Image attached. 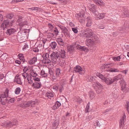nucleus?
Wrapping results in <instances>:
<instances>
[{
	"label": "nucleus",
	"mask_w": 129,
	"mask_h": 129,
	"mask_svg": "<svg viewBox=\"0 0 129 129\" xmlns=\"http://www.w3.org/2000/svg\"><path fill=\"white\" fill-rule=\"evenodd\" d=\"M104 81L108 85H110L115 82L113 78H111L110 77H106Z\"/></svg>",
	"instance_id": "13"
},
{
	"label": "nucleus",
	"mask_w": 129,
	"mask_h": 129,
	"mask_svg": "<svg viewBox=\"0 0 129 129\" xmlns=\"http://www.w3.org/2000/svg\"><path fill=\"white\" fill-rule=\"evenodd\" d=\"M56 73V77H59L61 75V70L60 69L57 68L55 70Z\"/></svg>",
	"instance_id": "28"
},
{
	"label": "nucleus",
	"mask_w": 129,
	"mask_h": 129,
	"mask_svg": "<svg viewBox=\"0 0 129 129\" xmlns=\"http://www.w3.org/2000/svg\"><path fill=\"white\" fill-rule=\"evenodd\" d=\"M21 89L20 87H18L16 88L15 89L14 92L15 94H18L20 93L21 91Z\"/></svg>",
	"instance_id": "40"
},
{
	"label": "nucleus",
	"mask_w": 129,
	"mask_h": 129,
	"mask_svg": "<svg viewBox=\"0 0 129 129\" xmlns=\"http://www.w3.org/2000/svg\"><path fill=\"white\" fill-rule=\"evenodd\" d=\"M86 9L80 11L79 13L77 14L76 16L79 20L80 22L82 23L85 19V13Z\"/></svg>",
	"instance_id": "5"
},
{
	"label": "nucleus",
	"mask_w": 129,
	"mask_h": 129,
	"mask_svg": "<svg viewBox=\"0 0 129 129\" xmlns=\"http://www.w3.org/2000/svg\"><path fill=\"white\" fill-rule=\"evenodd\" d=\"M50 45L52 49H55L57 47V44L55 42H52L50 44Z\"/></svg>",
	"instance_id": "36"
},
{
	"label": "nucleus",
	"mask_w": 129,
	"mask_h": 129,
	"mask_svg": "<svg viewBox=\"0 0 129 129\" xmlns=\"http://www.w3.org/2000/svg\"><path fill=\"white\" fill-rule=\"evenodd\" d=\"M59 123V122L58 121H57V120L54 121V122L53 123L52 125L55 128V129H56L57 128Z\"/></svg>",
	"instance_id": "34"
},
{
	"label": "nucleus",
	"mask_w": 129,
	"mask_h": 129,
	"mask_svg": "<svg viewBox=\"0 0 129 129\" xmlns=\"http://www.w3.org/2000/svg\"><path fill=\"white\" fill-rule=\"evenodd\" d=\"M94 84H93V86L97 87L100 90V92H101L103 89V86L98 82L95 81V82H94Z\"/></svg>",
	"instance_id": "14"
},
{
	"label": "nucleus",
	"mask_w": 129,
	"mask_h": 129,
	"mask_svg": "<svg viewBox=\"0 0 129 129\" xmlns=\"http://www.w3.org/2000/svg\"><path fill=\"white\" fill-rule=\"evenodd\" d=\"M77 47L79 49L83 51H86L87 50V49L86 48H85L84 46H81L80 45H78Z\"/></svg>",
	"instance_id": "37"
},
{
	"label": "nucleus",
	"mask_w": 129,
	"mask_h": 129,
	"mask_svg": "<svg viewBox=\"0 0 129 129\" xmlns=\"http://www.w3.org/2000/svg\"><path fill=\"white\" fill-rule=\"evenodd\" d=\"M124 17H129V11H126L124 12Z\"/></svg>",
	"instance_id": "50"
},
{
	"label": "nucleus",
	"mask_w": 129,
	"mask_h": 129,
	"mask_svg": "<svg viewBox=\"0 0 129 129\" xmlns=\"http://www.w3.org/2000/svg\"><path fill=\"white\" fill-rule=\"evenodd\" d=\"M61 85L64 86L67 84V82L65 80H63L60 82Z\"/></svg>",
	"instance_id": "45"
},
{
	"label": "nucleus",
	"mask_w": 129,
	"mask_h": 129,
	"mask_svg": "<svg viewBox=\"0 0 129 129\" xmlns=\"http://www.w3.org/2000/svg\"><path fill=\"white\" fill-rule=\"evenodd\" d=\"M125 118V116L124 115L120 119L119 123L120 127V128L124 126V121L126 120Z\"/></svg>",
	"instance_id": "21"
},
{
	"label": "nucleus",
	"mask_w": 129,
	"mask_h": 129,
	"mask_svg": "<svg viewBox=\"0 0 129 129\" xmlns=\"http://www.w3.org/2000/svg\"><path fill=\"white\" fill-rule=\"evenodd\" d=\"M76 100L79 103H81L82 101V99L79 97L76 98Z\"/></svg>",
	"instance_id": "47"
},
{
	"label": "nucleus",
	"mask_w": 129,
	"mask_h": 129,
	"mask_svg": "<svg viewBox=\"0 0 129 129\" xmlns=\"http://www.w3.org/2000/svg\"><path fill=\"white\" fill-rule=\"evenodd\" d=\"M29 9L31 10H38V8L37 7H33L31 8H29Z\"/></svg>",
	"instance_id": "58"
},
{
	"label": "nucleus",
	"mask_w": 129,
	"mask_h": 129,
	"mask_svg": "<svg viewBox=\"0 0 129 129\" xmlns=\"http://www.w3.org/2000/svg\"><path fill=\"white\" fill-rule=\"evenodd\" d=\"M14 81L15 82H16L18 84L20 85L22 83L20 78L18 77L17 76L15 77Z\"/></svg>",
	"instance_id": "24"
},
{
	"label": "nucleus",
	"mask_w": 129,
	"mask_h": 129,
	"mask_svg": "<svg viewBox=\"0 0 129 129\" xmlns=\"http://www.w3.org/2000/svg\"><path fill=\"white\" fill-rule=\"evenodd\" d=\"M106 13H99L96 12L95 15V17L96 19H103L105 17Z\"/></svg>",
	"instance_id": "12"
},
{
	"label": "nucleus",
	"mask_w": 129,
	"mask_h": 129,
	"mask_svg": "<svg viewBox=\"0 0 129 129\" xmlns=\"http://www.w3.org/2000/svg\"><path fill=\"white\" fill-rule=\"evenodd\" d=\"M48 26L49 27V28L51 29H52L53 28V26L50 23H49L48 24Z\"/></svg>",
	"instance_id": "62"
},
{
	"label": "nucleus",
	"mask_w": 129,
	"mask_h": 129,
	"mask_svg": "<svg viewBox=\"0 0 129 129\" xmlns=\"http://www.w3.org/2000/svg\"><path fill=\"white\" fill-rule=\"evenodd\" d=\"M50 56L53 63L55 64L59 62L60 58L59 53L53 52L50 55Z\"/></svg>",
	"instance_id": "3"
},
{
	"label": "nucleus",
	"mask_w": 129,
	"mask_h": 129,
	"mask_svg": "<svg viewBox=\"0 0 129 129\" xmlns=\"http://www.w3.org/2000/svg\"><path fill=\"white\" fill-rule=\"evenodd\" d=\"M9 90L8 89H6L4 93L0 95L1 97L2 98H5L8 97V95Z\"/></svg>",
	"instance_id": "20"
},
{
	"label": "nucleus",
	"mask_w": 129,
	"mask_h": 129,
	"mask_svg": "<svg viewBox=\"0 0 129 129\" xmlns=\"http://www.w3.org/2000/svg\"><path fill=\"white\" fill-rule=\"evenodd\" d=\"M74 70L75 72L78 73L81 75H84L85 72V70L84 68H82L79 66H77L74 68Z\"/></svg>",
	"instance_id": "7"
},
{
	"label": "nucleus",
	"mask_w": 129,
	"mask_h": 129,
	"mask_svg": "<svg viewBox=\"0 0 129 129\" xmlns=\"http://www.w3.org/2000/svg\"><path fill=\"white\" fill-rule=\"evenodd\" d=\"M33 79L35 82H40V78L36 77H34L33 78Z\"/></svg>",
	"instance_id": "51"
},
{
	"label": "nucleus",
	"mask_w": 129,
	"mask_h": 129,
	"mask_svg": "<svg viewBox=\"0 0 129 129\" xmlns=\"http://www.w3.org/2000/svg\"><path fill=\"white\" fill-rule=\"evenodd\" d=\"M30 104L29 101L26 103L21 104L19 106L23 109H26L30 106Z\"/></svg>",
	"instance_id": "17"
},
{
	"label": "nucleus",
	"mask_w": 129,
	"mask_h": 129,
	"mask_svg": "<svg viewBox=\"0 0 129 129\" xmlns=\"http://www.w3.org/2000/svg\"><path fill=\"white\" fill-rule=\"evenodd\" d=\"M104 67L107 68H110V69H108L107 70V71L109 72H119V71L118 69L117 68H110L109 67L111 66L110 64L106 63L105 64Z\"/></svg>",
	"instance_id": "10"
},
{
	"label": "nucleus",
	"mask_w": 129,
	"mask_h": 129,
	"mask_svg": "<svg viewBox=\"0 0 129 129\" xmlns=\"http://www.w3.org/2000/svg\"><path fill=\"white\" fill-rule=\"evenodd\" d=\"M58 90H59L60 92H61L63 89V86H62L60 85L58 86Z\"/></svg>",
	"instance_id": "55"
},
{
	"label": "nucleus",
	"mask_w": 129,
	"mask_h": 129,
	"mask_svg": "<svg viewBox=\"0 0 129 129\" xmlns=\"http://www.w3.org/2000/svg\"><path fill=\"white\" fill-rule=\"evenodd\" d=\"M19 58L20 60H23L24 58V56L22 54H19L18 55Z\"/></svg>",
	"instance_id": "48"
},
{
	"label": "nucleus",
	"mask_w": 129,
	"mask_h": 129,
	"mask_svg": "<svg viewBox=\"0 0 129 129\" xmlns=\"http://www.w3.org/2000/svg\"><path fill=\"white\" fill-rule=\"evenodd\" d=\"M123 56V55H121L113 57H112V59L115 61H120V59H121Z\"/></svg>",
	"instance_id": "29"
},
{
	"label": "nucleus",
	"mask_w": 129,
	"mask_h": 129,
	"mask_svg": "<svg viewBox=\"0 0 129 129\" xmlns=\"http://www.w3.org/2000/svg\"><path fill=\"white\" fill-rule=\"evenodd\" d=\"M89 94L90 98L92 99L94 97V93L92 91H90L89 92Z\"/></svg>",
	"instance_id": "41"
},
{
	"label": "nucleus",
	"mask_w": 129,
	"mask_h": 129,
	"mask_svg": "<svg viewBox=\"0 0 129 129\" xmlns=\"http://www.w3.org/2000/svg\"><path fill=\"white\" fill-rule=\"evenodd\" d=\"M37 57L35 56L28 60V62L29 64H33L35 63L37 61Z\"/></svg>",
	"instance_id": "19"
},
{
	"label": "nucleus",
	"mask_w": 129,
	"mask_h": 129,
	"mask_svg": "<svg viewBox=\"0 0 129 129\" xmlns=\"http://www.w3.org/2000/svg\"><path fill=\"white\" fill-rule=\"evenodd\" d=\"M46 35L48 41H50L52 39V37H55L54 34L50 32H47Z\"/></svg>",
	"instance_id": "18"
},
{
	"label": "nucleus",
	"mask_w": 129,
	"mask_h": 129,
	"mask_svg": "<svg viewBox=\"0 0 129 129\" xmlns=\"http://www.w3.org/2000/svg\"><path fill=\"white\" fill-rule=\"evenodd\" d=\"M58 86L54 85L53 87L52 88L54 91H57L58 90Z\"/></svg>",
	"instance_id": "52"
},
{
	"label": "nucleus",
	"mask_w": 129,
	"mask_h": 129,
	"mask_svg": "<svg viewBox=\"0 0 129 129\" xmlns=\"http://www.w3.org/2000/svg\"><path fill=\"white\" fill-rule=\"evenodd\" d=\"M87 22L86 25L87 27H89L91 25L92 20L91 18L90 17H87Z\"/></svg>",
	"instance_id": "30"
},
{
	"label": "nucleus",
	"mask_w": 129,
	"mask_h": 129,
	"mask_svg": "<svg viewBox=\"0 0 129 129\" xmlns=\"http://www.w3.org/2000/svg\"><path fill=\"white\" fill-rule=\"evenodd\" d=\"M27 82L30 84H32L33 83V80L32 79V77L31 76H29L27 78H26Z\"/></svg>",
	"instance_id": "35"
},
{
	"label": "nucleus",
	"mask_w": 129,
	"mask_h": 129,
	"mask_svg": "<svg viewBox=\"0 0 129 129\" xmlns=\"http://www.w3.org/2000/svg\"><path fill=\"white\" fill-rule=\"evenodd\" d=\"M90 103H88L87 104L86 107L85 108V112L86 113L88 112V110L89 108Z\"/></svg>",
	"instance_id": "46"
},
{
	"label": "nucleus",
	"mask_w": 129,
	"mask_h": 129,
	"mask_svg": "<svg viewBox=\"0 0 129 129\" xmlns=\"http://www.w3.org/2000/svg\"><path fill=\"white\" fill-rule=\"evenodd\" d=\"M59 54H60V58H64L66 57V52L63 49H61L60 52Z\"/></svg>",
	"instance_id": "26"
},
{
	"label": "nucleus",
	"mask_w": 129,
	"mask_h": 129,
	"mask_svg": "<svg viewBox=\"0 0 129 129\" xmlns=\"http://www.w3.org/2000/svg\"><path fill=\"white\" fill-rule=\"evenodd\" d=\"M13 16V14L12 13H11L7 14L6 17L7 18L11 19Z\"/></svg>",
	"instance_id": "42"
},
{
	"label": "nucleus",
	"mask_w": 129,
	"mask_h": 129,
	"mask_svg": "<svg viewBox=\"0 0 129 129\" xmlns=\"http://www.w3.org/2000/svg\"><path fill=\"white\" fill-rule=\"evenodd\" d=\"M126 109L127 111L129 112V103L128 102H127L126 103Z\"/></svg>",
	"instance_id": "59"
},
{
	"label": "nucleus",
	"mask_w": 129,
	"mask_h": 129,
	"mask_svg": "<svg viewBox=\"0 0 129 129\" xmlns=\"http://www.w3.org/2000/svg\"><path fill=\"white\" fill-rule=\"evenodd\" d=\"M113 78L114 82L119 80H121V81L120 82V84L122 90L125 92L128 91V89L126 86V84L125 83L123 80H122L123 77L122 75L119 74L114 77Z\"/></svg>",
	"instance_id": "2"
},
{
	"label": "nucleus",
	"mask_w": 129,
	"mask_h": 129,
	"mask_svg": "<svg viewBox=\"0 0 129 129\" xmlns=\"http://www.w3.org/2000/svg\"><path fill=\"white\" fill-rule=\"evenodd\" d=\"M58 108L56 106V105L55 104L54 105V106L52 107V109L54 110H55L56 109Z\"/></svg>",
	"instance_id": "64"
},
{
	"label": "nucleus",
	"mask_w": 129,
	"mask_h": 129,
	"mask_svg": "<svg viewBox=\"0 0 129 129\" xmlns=\"http://www.w3.org/2000/svg\"><path fill=\"white\" fill-rule=\"evenodd\" d=\"M94 77L90 75H88L87 77L88 81H91L92 82H93L92 81H93V79H94Z\"/></svg>",
	"instance_id": "39"
},
{
	"label": "nucleus",
	"mask_w": 129,
	"mask_h": 129,
	"mask_svg": "<svg viewBox=\"0 0 129 129\" xmlns=\"http://www.w3.org/2000/svg\"><path fill=\"white\" fill-rule=\"evenodd\" d=\"M28 48V45L27 44H25L24 45V46L22 48V49L23 50H24Z\"/></svg>",
	"instance_id": "56"
},
{
	"label": "nucleus",
	"mask_w": 129,
	"mask_h": 129,
	"mask_svg": "<svg viewBox=\"0 0 129 129\" xmlns=\"http://www.w3.org/2000/svg\"><path fill=\"white\" fill-rule=\"evenodd\" d=\"M94 125L100 127V123L98 121H97L95 123H94Z\"/></svg>",
	"instance_id": "60"
},
{
	"label": "nucleus",
	"mask_w": 129,
	"mask_h": 129,
	"mask_svg": "<svg viewBox=\"0 0 129 129\" xmlns=\"http://www.w3.org/2000/svg\"><path fill=\"white\" fill-rule=\"evenodd\" d=\"M22 76L23 77L24 79H25L26 78H27L29 76H30L28 73L24 72L22 73Z\"/></svg>",
	"instance_id": "38"
},
{
	"label": "nucleus",
	"mask_w": 129,
	"mask_h": 129,
	"mask_svg": "<svg viewBox=\"0 0 129 129\" xmlns=\"http://www.w3.org/2000/svg\"><path fill=\"white\" fill-rule=\"evenodd\" d=\"M54 93L52 92H48L46 93L45 94L46 96L50 99H51V98L53 97L54 96Z\"/></svg>",
	"instance_id": "27"
},
{
	"label": "nucleus",
	"mask_w": 129,
	"mask_h": 129,
	"mask_svg": "<svg viewBox=\"0 0 129 129\" xmlns=\"http://www.w3.org/2000/svg\"><path fill=\"white\" fill-rule=\"evenodd\" d=\"M18 122L16 120H14L12 122H9L6 124V126L8 127H11L13 125H15L17 124Z\"/></svg>",
	"instance_id": "15"
},
{
	"label": "nucleus",
	"mask_w": 129,
	"mask_h": 129,
	"mask_svg": "<svg viewBox=\"0 0 129 129\" xmlns=\"http://www.w3.org/2000/svg\"><path fill=\"white\" fill-rule=\"evenodd\" d=\"M72 30L76 34L78 33V31L76 28H72Z\"/></svg>",
	"instance_id": "53"
},
{
	"label": "nucleus",
	"mask_w": 129,
	"mask_h": 129,
	"mask_svg": "<svg viewBox=\"0 0 129 129\" xmlns=\"http://www.w3.org/2000/svg\"><path fill=\"white\" fill-rule=\"evenodd\" d=\"M93 1L95 3L97 4H99L100 6L104 5V2L102 1H99V0H93Z\"/></svg>",
	"instance_id": "31"
},
{
	"label": "nucleus",
	"mask_w": 129,
	"mask_h": 129,
	"mask_svg": "<svg viewBox=\"0 0 129 129\" xmlns=\"http://www.w3.org/2000/svg\"><path fill=\"white\" fill-rule=\"evenodd\" d=\"M41 82H35L32 85V87L35 89H38L41 87Z\"/></svg>",
	"instance_id": "11"
},
{
	"label": "nucleus",
	"mask_w": 129,
	"mask_h": 129,
	"mask_svg": "<svg viewBox=\"0 0 129 129\" xmlns=\"http://www.w3.org/2000/svg\"><path fill=\"white\" fill-rule=\"evenodd\" d=\"M40 74L43 77L46 78L48 76V74L45 72L44 70L43 69H42L40 72Z\"/></svg>",
	"instance_id": "25"
},
{
	"label": "nucleus",
	"mask_w": 129,
	"mask_h": 129,
	"mask_svg": "<svg viewBox=\"0 0 129 129\" xmlns=\"http://www.w3.org/2000/svg\"><path fill=\"white\" fill-rule=\"evenodd\" d=\"M30 103V106L32 107H34L35 105L36 104V102L35 101H29Z\"/></svg>",
	"instance_id": "49"
},
{
	"label": "nucleus",
	"mask_w": 129,
	"mask_h": 129,
	"mask_svg": "<svg viewBox=\"0 0 129 129\" xmlns=\"http://www.w3.org/2000/svg\"><path fill=\"white\" fill-rule=\"evenodd\" d=\"M43 59L42 60L43 63L45 64L49 63L51 62L49 55L48 53L44 54L43 55Z\"/></svg>",
	"instance_id": "8"
},
{
	"label": "nucleus",
	"mask_w": 129,
	"mask_h": 129,
	"mask_svg": "<svg viewBox=\"0 0 129 129\" xmlns=\"http://www.w3.org/2000/svg\"><path fill=\"white\" fill-rule=\"evenodd\" d=\"M15 100L14 98H11L8 97L7 98L5 99V101L7 102H10L11 103H13Z\"/></svg>",
	"instance_id": "33"
},
{
	"label": "nucleus",
	"mask_w": 129,
	"mask_h": 129,
	"mask_svg": "<svg viewBox=\"0 0 129 129\" xmlns=\"http://www.w3.org/2000/svg\"><path fill=\"white\" fill-rule=\"evenodd\" d=\"M89 10L91 11L94 14H95L96 13V6L93 4H92L90 6L89 8Z\"/></svg>",
	"instance_id": "22"
},
{
	"label": "nucleus",
	"mask_w": 129,
	"mask_h": 129,
	"mask_svg": "<svg viewBox=\"0 0 129 129\" xmlns=\"http://www.w3.org/2000/svg\"><path fill=\"white\" fill-rule=\"evenodd\" d=\"M84 37L86 38V44L88 46H93L99 40L98 38L94 34L92 30L90 29H87L85 33Z\"/></svg>",
	"instance_id": "1"
},
{
	"label": "nucleus",
	"mask_w": 129,
	"mask_h": 129,
	"mask_svg": "<svg viewBox=\"0 0 129 129\" xmlns=\"http://www.w3.org/2000/svg\"><path fill=\"white\" fill-rule=\"evenodd\" d=\"M28 70V68L27 67H25L23 69V71L24 72H26Z\"/></svg>",
	"instance_id": "63"
},
{
	"label": "nucleus",
	"mask_w": 129,
	"mask_h": 129,
	"mask_svg": "<svg viewBox=\"0 0 129 129\" xmlns=\"http://www.w3.org/2000/svg\"><path fill=\"white\" fill-rule=\"evenodd\" d=\"M55 104L58 108L61 105V103L58 101H56Z\"/></svg>",
	"instance_id": "54"
},
{
	"label": "nucleus",
	"mask_w": 129,
	"mask_h": 129,
	"mask_svg": "<svg viewBox=\"0 0 129 129\" xmlns=\"http://www.w3.org/2000/svg\"><path fill=\"white\" fill-rule=\"evenodd\" d=\"M17 22L19 23L20 27L21 28L23 26L27 24V21L25 19V18L22 17L20 16L19 17L17 21Z\"/></svg>",
	"instance_id": "4"
},
{
	"label": "nucleus",
	"mask_w": 129,
	"mask_h": 129,
	"mask_svg": "<svg viewBox=\"0 0 129 129\" xmlns=\"http://www.w3.org/2000/svg\"><path fill=\"white\" fill-rule=\"evenodd\" d=\"M53 33H54L55 37H56L58 35L59 31L56 27H55L53 30Z\"/></svg>",
	"instance_id": "43"
},
{
	"label": "nucleus",
	"mask_w": 129,
	"mask_h": 129,
	"mask_svg": "<svg viewBox=\"0 0 129 129\" xmlns=\"http://www.w3.org/2000/svg\"><path fill=\"white\" fill-rule=\"evenodd\" d=\"M30 73L31 76L33 77H36L38 76V74L36 73V72L33 70H30Z\"/></svg>",
	"instance_id": "32"
},
{
	"label": "nucleus",
	"mask_w": 129,
	"mask_h": 129,
	"mask_svg": "<svg viewBox=\"0 0 129 129\" xmlns=\"http://www.w3.org/2000/svg\"><path fill=\"white\" fill-rule=\"evenodd\" d=\"M58 26L62 30V32L63 33L64 35L66 37L68 38L70 37V32L66 27L60 24H59Z\"/></svg>",
	"instance_id": "6"
},
{
	"label": "nucleus",
	"mask_w": 129,
	"mask_h": 129,
	"mask_svg": "<svg viewBox=\"0 0 129 129\" xmlns=\"http://www.w3.org/2000/svg\"><path fill=\"white\" fill-rule=\"evenodd\" d=\"M98 76L104 81L105 78H106V77H104L103 75L100 73L98 75Z\"/></svg>",
	"instance_id": "44"
},
{
	"label": "nucleus",
	"mask_w": 129,
	"mask_h": 129,
	"mask_svg": "<svg viewBox=\"0 0 129 129\" xmlns=\"http://www.w3.org/2000/svg\"><path fill=\"white\" fill-rule=\"evenodd\" d=\"M13 21H10L8 19L4 20L3 23L1 24L2 27L5 28L7 27L12 26Z\"/></svg>",
	"instance_id": "9"
},
{
	"label": "nucleus",
	"mask_w": 129,
	"mask_h": 129,
	"mask_svg": "<svg viewBox=\"0 0 129 129\" xmlns=\"http://www.w3.org/2000/svg\"><path fill=\"white\" fill-rule=\"evenodd\" d=\"M32 50L34 52H38L39 51V50L38 49V48L36 47L35 48H34L32 49Z\"/></svg>",
	"instance_id": "57"
},
{
	"label": "nucleus",
	"mask_w": 129,
	"mask_h": 129,
	"mask_svg": "<svg viewBox=\"0 0 129 129\" xmlns=\"http://www.w3.org/2000/svg\"><path fill=\"white\" fill-rule=\"evenodd\" d=\"M56 41L58 44L60 46H64V43L63 40L60 38H58L56 39Z\"/></svg>",
	"instance_id": "23"
},
{
	"label": "nucleus",
	"mask_w": 129,
	"mask_h": 129,
	"mask_svg": "<svg viewBox=\"0 0 129 129\" xmlns=\"http://www.w3.org/2000/svg\"><path fill=\"white\" fill-rule=\"evenodd\" d=\"M16 31V30L14 28L8 29L6 31V34L8 35L14 34Z\"/></svg>",
	"instance_id": "16"
},
{
	"label": "nucleus",
	"mask_w": 129,
	"mask_h": 129,
	"mask_svg": "<svg viewBox=\"0 0 129 129\" xmlns=\"http://www.w3.org/2000/svg\"><path fill=\"white\" fill-rule=\"evenodd\" d=\"M4 77V75L3 74H0V81H2Z\"/></svg>",
	"instance_id": "61"
}]
</instances>
